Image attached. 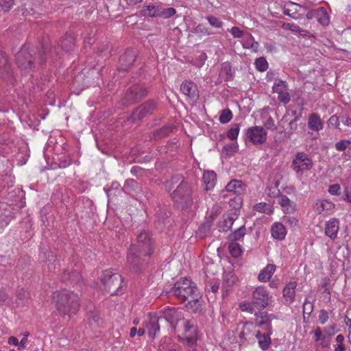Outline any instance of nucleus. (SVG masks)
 <instances>
[{
  "label": "nucleus",
  "instance_id": "61",
  "mask_svg": "<svg viewBox=\"0 0 351 351\" xmlns=\"http://www.w3.org/2000/svg\"><path fill=\"white\" fill-rule=\"evenodd\" d=\"M328 312L324 310V309H322L320 311H319V324H324L327 322V321L328 320Z\"/></svg>",
  "mask_w": 351,
  "mask_h": 351
},
{
  "label": "nucleus",
  "instance_id": "39",
  "mask_svg": "<svg viewBox=\"0 0 351 351\" xmlns=\"http://www.w3.org/2000/svg\"><path fill=\"white\" fill-rule=\"evenodd\" d=\"M160 5H149L143 7V12L145 16L149 17H158Z\"/></svg>",
  "mask_w": 351,
  "mask_h": 351
},
{
  "label": "nucleus",
  "instance_id": "24",
  "mask_svg": "<svg viewBox=\"0 0 351 351\" xmlns=\"http://www.w3.org/2000/svg\"><path fill=\"white\" fill-rule=\"evenodd\" d=\"M244 36L245 38L241 40L242 47L256 53L258 51L259 43L255 40L254 36L249 32H246Z\"/></svg>",
  "mask_w": 351,
  "mask_h": 351
},
{
  "label": "nucleus",
  "instance_id": "15",
  "mask_svg": "<svg viewBox=\"0 0 351 351\" xmlns=\"http://www.w3.org/2000/svg\"><path fill=\"white\" fill-rule=\"evenodd\" d=\"M180 90L190 101L193 102H196L199 98L197 87L196 84L191 80H186L182 82L180 86Z\"/></svg>",
  "mask_w": 351,
  "mask_h": 351
},
{
  "label": "nucleus",
  "instance_id": "43",
  "mask_svg": "<svg viewBox=\"0 0 351 351\" xmlns=\"http://www.w3.org/2000/svg\"><path fill=\"white\" fill-rule=\"evenodd\" d=\"M205 19L212 27L216 29L221 28L223 25V22L219 18L213 15H208Z\"/></svg>",
  "mask_w": 351,
  "mask_h": 351
},
{
  "label": "nucleus",
  "instance_id": "2",
  "mask_svg": "<svg viewBox=\"0 0 351 351\" xmlns=\"http://www.w3.org/2000/svg\"><path fill=\"white\" fill-rule=\"evenodd\" d=\"M162 319H164L176 330L179 322H182L183 329L182 334L178 335V339L189 347H193L197 340L198 330L194 320H185L182 312L173 307H165L161 311Z\"/></svg>",
  "mask_w": 351,
  "mask_h": 351
},
{
  "label": "nucleus",
  "instance_id": "28",
  "mask_svg": "<svg viewBox=\"0 0 351 351\" xmlns=\"http://www.w3.org/2000/svg\"><path fill=\"white\" fill-rule=\"evenodd\" d=\"M308 127L313 131L319 132L323 129V122L318 114H311L308 120Z\"/></svg>",
  "mask_w": 351,
  "mask_h": 351
},
{
  "label": "nucleus",
  "instance_id": "16",
  "mask_svg": "<svg viewBox=\"0 0 351 351\" xmlns=\"http://www.w3.org/2000/svg\"><path fill=\"white\" fill-rule=\"evenodd\" d=\"M136 52L132 49H128L122 54L119 60V70L128 71L136 60Z\"/></svg>",
  "mask_w": 351,
  "mask_h": 351
},
{
  "label": "nucleus",
  "instance_id": "64",
  "mask_svg": "<svg viewBox=\"0 0 351 351\" xmlns=\"http://www.w3.org/2000/svg\"><path fill=\"white\" fill-rule=\"evenodd\" d=\"M223 152L228 155H232L236 150V147L232 144L226 145L223 148Z\"/></svg>",
  "mask_w": 351,
  "mask_h": 351
},
{
  "label": "nucleus",
  "instance_id": "13",
  "mask_svg": "<svg viewBox=\"0 0 351 351\" xmlns=\"http://www.w3.org/2000/svg\"><path fill=\"white\" fill-rule=\"evenodd\" d=\"M255 326L261 328L265 326L266 331L272 332L271 321L275 318L273 314H269L266 311H259L254 313Z\"/></svg>",
  "mask_w": 351,
  "mask_h": 351
},
{
  "label": "nucleus",
  "instance_id": "34",
  "mask_svg": "<svg viewBox=\"0 0 351 351\" xmlns=\"http://www.w3.org/2000/svg\"><path fill=\"white\" fill-rule=\"evenodd\" d=\"M246 234L245 226H241L239 228L236 229L234 232L230 233L228 236V239L230 241H241Z\"/></svg>",
  "mask_w": 351,
  "mask_h": 351
},
{
  "label": "nucleus",
  "instance_id": "52",
  "mask_svg": "<svg viewBox=\"0 0 351 351\" xmlns=\"http://www.w3.org/2000/svg\"><path fill=\"white\" fill-rule=\"evenodd\" d=\"M350 144L351 141L350 140L343 139L337 142L335 145V147L337 151L343 152L348 148Z\"/></svg>",
  "mask_w": 351,
  "mask_h": 351
},
{
  "label": "nucleus",
  "instance_id": "11",
  "mask_svg": "<svg viewBox=\"0 0 351 351\" xmlns=\"http://www.w3.org/2000/svg\"><path fill=\"white\" fill-rule=\"evenodd\" d=\"M272 92L278 94L280 103L286 105L291 101V95L289 92V86L286 81L277 78L272 86Z\"/></svg>",
  "mask_w": 351,
  "mask_h": 351
},
{
  "label": "nucleus",
  "instance_id": "23",
  "mask_svg": "<svg viewBox=\"0 0 351 351\" xmlns=\"http://www.w3.org/2000/svg\"><path fill=\"white\" fill-rule=\"evenodd\" d=\"M271 234L274 239L282 241L287 235L285 226L280 222H276L271 227Z\"/></svg>",
  "mask_w": 351,
  "mask_h": 351
},
{
  "label": "nucleus",
  "instance_id": "5",
  "mask_svg": "<svg viewBox=\"0 0 351 351\" xmlns=\"http://www.w3.org/2000/svg\"><path fill=\"white\" fill-rule=\"evenodd\" d=\"M180 180H181L180 183L171 196L177 206L184 209L191 207L193 204L191 189L188 182L183 180L181 176L176 175L166 182L165 188L168 191H170L173 189V184L178 183Z\"/></svg>",
  "mask_w": 351,
  "mask_h": 351
},
{
  "label": "nucleus",
  "instance_id": "36",
  "mask_svg": "<svg viewBox=\"0 0 351 351\" xmlns=\"http://www.w3.org/2000/svg\"><path fill=\"white\" fill-rule=\"evenodd\" d=\"M55 51V48L52 49L47 45H43L42 46V51H40L38 53L39 64L41 65L43 64L48 57Z\"/></svg>",
  "mask_w": 351,
  "mask_h": 351
},
{
  "label": "nucleus",
  "instance_id": "17",
  "mask_svg": "<svg viewBox=\"0 0 351 351\" xmlns=\"http://www.w3.org/2000/svg\"><path fill=\"white\" fill-rule=\"evenodd\" d=\"M0 76L8 81L12 80L11 65L5 53H0Z\"/></svg>",
  "mask_w": 351,
  "mask_h": 351
},
{
  "label": "nucleus",
  "instance_id": "19",
  "mask_svg": "<svg viewBox=\"0 0 351 351\" xmlns=\"http://www.w3.org/2000/svg\"><path fill=\"white\" fill-rule=\"evenodd\" d=\"M339 230V221L337 218H331L325 224V234L330 239L334 240Z\"/></svg>",
  "mask_w": 351,
  "mask_h": 351
},
{
  "label": "nucleus",
  "instance_id": "18",
  "mask_svg": "<svg viewBox=\"0 0 351 351\" xmlns=\"http://www.w3.org/2000/svg\"><path fill=\"white\" fill-rule=\"evenodd\" d=\"M335 204L328 199H317L313 203V208L318 214H326L335 208Z\"/></svg>",
  "mask_w": 351,
  "mask_h": 351
},
{
  "label": "nucleus",
  "instance_id": "21",
  "mask_svg": "<svg viewBox=\"0 0 351 351\" xmlns=\"http://www.w3.org/2000/svg\"><path fill=\"white\" fill-rule=\"evenodd\" d=\"M255 326L252 322H246L243 326L242 330L239 332V337L242 342L253 340L255 336Z\"/></svg>",
  "mask_w": 351,
  "mask_h": 351
},
{
  "label": "nucleus",
  "instance_id": "46",
  "mask_svg": "<svg viewBox=\"0 0 351 351\" xmlns=\"http://www.w3.org/2000/svg\"><path fill=\"white\" fill-rule=\"evenodd\" d=\"M254 64H255L256 69L261 72L265 71L268 69V66H269L267 61L263 57L257 58L255 60Z\"/></svg>",
  "mask_w": 351,
  "mask_h": 351
},
{
  "label": "nucleus",
  "instance_id": "20",
  "mask_svg": "<svg viewBox=\"0 0 351 351\" xmlns=\"http://www.w3.org/2000/svg\"><path fill=\"white\" fill-rule=\"evenodd\" d=\"M226 189L228 192L240 195L245 193L247 186L241 180H232L227 184Z\"/></svg>",
  "mask_w": 351,
  "mask_h": 351
},
{
  "label": "nucleus",
  "instance_id": "50",
  "mask_svg": "<svg viewBox=\"0 0 351 351\" xmlns=\"http://www.w3.org/2000/svg\"><path fill=\"white\" fill-rule=\"evenodd\" d=\"M228 32H229L234 38H241L244 37L247 32H244L237 26H233L230 29H228Z\"/></svg>",
  "mask_w": 351,
  "mask_h": 351
},
{
  "label": "nucleus",
  "instance_id": "55",
  "mask_svg": "<svg viewBox=\"0 0 351 351\" xmlns=\"http://www.w3.org/2000/svg\"><path fill=\"white\" fill-rule=\"evenodd\" d=\"M144 110L145 108L141 106L137 108L132 113V118L134 120L141 119L149 114L147 112H145Z\"/></svg>",
  "mask_w": 351,
  "mask_h": 351
},
{
  "label": "nucleus",
  "instance_id": "38",
  "mask_svg": "<svg viewBox=\"0 0 351 351\" xmlns=\"http://www.w3.org/2000/svg\"><path fill=\"white\" fill-rule=\"evenodd\" d=\"M139 187V184L135 180L128 178L125 181L123 191L126 193H130L132 191L138 190Z\"/></svg>",
  "mask_w": 351,
  "mask_h": 351
},
{
  "label": "nucleus",
  "instance_id": "37",
  "mask_svg": "<svg viewBox=\"0 0 351 351\" xmlns=\"http://www.w3.org/2000/svg\"><path fill=\"white\" fill-rule=\"evenodd\" d=\"M254 209L259 213L271 215L274 213L273 206L266 202H260L254 206Z\"/></svg>",
  "mask_w": 351,
  "mask_h": 351
},
{
  "label": "nucleus",
  "instance_id": "48",
  "mask_svg": "<svg viewBox=\"0 0 351 351\" xmlns=\"http://www.w3.org/2000/svg\"><path fill=\"white\" fill-rule=\"evenodd\" d=\"M232 119V113L230 109H224L221 111L219 121L221 123H227Z\"/></svg>",
  "mask_w": 351,
  "mask_h": 351
},
{
  "label": "nucleus",
  "instance_id": "47",
  "mask_svg": "<svg viewBox=\"0 0 351 351\" xmlns=\"http://www.w3.org/2000/svg\"><path fill=\"white\" fill-rule=\"evenodd\" d=\"M254 308H255V306L253 304L252 301V302L244 301L239 304V308L241 309V311H242L243 312H247V313H250L254 314V313L256 312V311H255Z\"/></svg>",
  "mask_w": 351,
  "mask_h": 351
},
{
  "label": "nucleus",
  "instance_id": "41",
  "mask_svg": "<svg viewBox=\"0 0 351 351\" xmlns=\"http://www.w3.org/2000/svg\"><path fill=\"white\" fill-rule=\"evenodd\" d=\"M176 13V10L173 8H165L160 5L158 15L159 18L167 19L173 16Z\"/></svg>",
  "mask_w": 351,
  "mask_h": 351
},
{
  "label": "nucleus",
  "instance_id": "35",
  "mask_svg": "<svg viewBox=\"0 0 351 351\" xmlns=\"http://www.w3.org/2000/svg\"><path fill=\"white\" fill-rule=\"evenodd\" d=\"M174 126L172 125H164L159 130H156L154 134L153 137L154 140H158L160 138H162L166 136H167L169 134H170L173 130L174 129Z\"/></svg>",
  "mask_w": 351,
  "mask_h": 351
},
{
  "label": "nucleus",
  "instance_id": "53",
  "mask_svg": "<svg viewBox=\"0 0 351 351\" xmlns=\"http://www.w3.org/2000/svg\"><path fill=\"white\" fill-rule=\"evenodd\" d=\"M344 336L341 334L338 335L335 338L337 346L335 348V351H345L346 346L343 343Z\"/></svg>",
  "mask_w": 351,
  "mask_h": 351
},
{
  "label": "nucleus",
  "instance_id": "7",
  "mask_svg": "<svg viewBox=\"0 0 351 351\" xmlns=\"http://www.w3.org/2000/svg\"><path fill=\"white\" fill-rule=\"evenodd\" d=\"M35 58L30 53L29 47L23 45L19 51L16 54V61L18 67L21 71L29 73L34 66V61Z\"/></svg>",
  "mask_w": 351,
  "mask_h": 351
},
{
  "label": "nucleus",
  "instance_id": "32",
  "mask_svg": "<svg viewBox=\"0 0 351 351\" xmlns=\"http://www.w3.org/2000/svg\"><path fill=\"white\" fill-rule=\"evenodd\" d=\"M104 191L106 193L108 198L113 196H119L123 192V188H121L118 182H112L110 186L104 187Z\"/></svg>",
  "mask_w": 351,
  "mask_h": 351
},
{
  "label": "nucleus",
  "instance_id": "63",
  "mask_svg": "<svg viewBox=\"0 0 351 351\" xmlns=\"http://www.w3.org/2000/svg\"><path fill=\"white\" fill-rule=\"evenodd\" d=\"M342 199L351 204V187H345L343 192Z\"/></svg>",
  "mask_w": 351,
  "mask_h": 351
},
{
  "label": "nucleus",
  "instance_id": "12",
  "mask_svg": "<svg viewBox=\"0 0 351 351\" xmlns=\"http://www.w3.org/2000/svg\"><path fill=\"white\" fill-rule=\"evenodd\" d=\"M245 135L253 144L260 145L266 141L267 133L261 126H252L247 130Z\"/></svg>",
  "mask_w": 351,
  "mask_h": 351
},
{
  "label": "nucleus",
  "instance_id": "49",
  "mask_svg": "<svg viewBox=\"0 0 351 351\" xmlns=\"http://www.w3.org/2000/svg\"><path fill=\"white\" fill-rule=\"evenodd\" d=\"M194 32L202 36H210L212 34V32H210L208 28L203 23L198 24L195 27Z\"/></svg>",
  "mask_w": 351,
  "mask_h": 351
},
{
  "label": "nucleus",
  "instance_id": "62",
  "mask_svg": "<svg viewBox=\"0 0 351 351\" xmlns=\"http://www.w3.org/2000/svg\"><path fill=\"white\" fill-rule=\"evenodd\" d=\"M330 341H331V337H329L328 336L323 335V336L322 337V339L319 340V341H320L319 344H320L321 347L327 348H329V346L330 345Z\"/></svg>",
  "mask_w": 351,
  "mask_h": 351
},
{
  "label": "nucleus",
  "instance_id": "40",
  "mask_svg": "<svg viewBox=\"0 0 351 351\" xmlns=\"http://www.w3.org/2000/svg\"><path fill=\"white\" fill-rule=\"evenodd\" d=\"M230 254L234 258H238L242 253L241 245L234 241H230L228 244Z\"/></svg>",
  "mask_w": 351,
  "mask_h": 351
},
{
  "label": "nucleus",
  "instance_id": "51",
  "mask_svg": "<svg viewBox=\"0 0 351 351\" xmlns=\"http://www.w3.org/2000/svg\"><path fill=\"white\" fill-rule=\"evenodd\" d=\"M239 124H234L232 127L228 131L227 136L230 140H235L237 138L239 133Z\"/></svg>",
  "mask_w": 351,
  "mask_h": 351
},
{
  "label": "nucleus",
  "instance_id": "56",
  "mask_svg": "<svg viewBox=\"0 0 351 351\" xmlns=\"http://www.w3.org/2000/svg\"><path fill=\"white\" fill-rule=\"evenodd\" d=\"M313 302H310L308 300H305L303 304V312L304 314L311 315L313 311Z\"/></svg>",
  "mask_w": 351,
  "mask_h": 351
},
{
  "label": "nucleus",
  "instance_id": "6",
  "mask_svg": "<svg viewBox=\"0 0 351 351\" xmlns=\"http://www.w3.org/2000/svg\"><path fill=\"white\" fill-rule=\"evenodd\" d=\"M101 282L106 291L111 295H120L123 293V278L118 273H114L111 269L104 271L101 276Z\"/></svg>",
  "mask_w": 351,
  "mask_h": 351
},
{
  "label": "nucleus",
  "instance_id": "9",
  "mask_svg": "<svg viewBox=\"0 0 351 351\" xmlns=\"http://www.w3.org/2000/svg\"><path fill=\"white\" fill-rule=\"evenodd\" d=\"M271 295L263 286L256 287L252 292V299L255 307L258 310L265 308L269 304Z\"/></svg>",
  "mask_w": 351,
  "mask_h": 351
},
{
  "label": "nucleus",
  "instance_id": "30",
  "mask_svg": "<svg viewBox=\"0 0 351 351\" xmlns=\"http://www.w3.org/2000/svg\"><path fill=\"white\" fill-rule=\"evenodd\" d=\"M76 269L72 270L66 269L64 271L62 277V280H70L71 282H77L81 279V274L79 272L80 266L75 265Z\"/></svg>",
  "mask_w": 351,
  "mask_h": 351
},
{
  "label": "nucleus",
  "instance_id": "14",
  "mask_svg": "<svg viewBox=\"0 0 351 351\" xmlns=\"http://www.w3.org/2000/svg\"><path fill=\"white\" fill-rule=\"evenodd\" d=\"M160 321H162V317L158 316L156 313H149L148 321L144 324L149 337L155 338L160 332Z\"/></svg>",
  "mask_w": 351,
  "mask_h": 351
},
{
  "label": "nucleus",
  "instance_id": "60",
  "mask_svg": "<svg viewBox=\"0 0 351 351\" xmlns=\"http://www.w3.org/2000/svg\"><path fill=\"white\" fill-rule=\"evenodd\" d=\"M336 328L337 326L335 324L326 327L322 331L323 335L331 337L336 332Z\"/></svg>",
  "mask_w": 351,
  "mask_h": 351
},
{
  "label": "nucleus",
  "instance_id": "58",
  "mask_svg": "<svg viewBox=\"0 0 351 351\" xmlns=\"http://www.w3.org/2000/svg\"><path fill=\"white\" fill-rule=\"evenodd\" d=\"M14 5V0H0V7L4 12H8Z\"/></svg>",
  "mask_w": 351,
  "mask_h": 351
},
{
  "label": "nucleus",
  "instance_id": "8",
  "mask_svg": "<svg viewBox=\"0 0 351 351\" xmlns=\"http://www.w3.org/2000/svg\"><path fill=\"white\" fill-rule=\"evenodd\" d=\"M313 167V160L306 153L298 152L295 154L291 167L298 175H302L304 172L311 170Z\"/></svg>",
  "mask_w": 351,
  "mask_h": 351
},
{
  "label": "nucleus",
  "instance_id": "59",
  "mask_svg": "<svg viewBox=\"0 0 351 351\" xmlns=\"http://www.w3.org/2000/svg\"><path fill=\"white\" fill-rule=\"evenodd\" d=\"M328 193L332 195H339L341 193V186L339 184H333L329 186Z\"/></svg>",
  "mask_w": 351,
  "mask_h": 351
},
{
  "label": "nucleus",
  "instance_id": "42",
  "mask_svg": "<svg viewBox=\"0 0 351 351\" xmlns=\"http://www.w3.org/2000/svg\"><path fill=\"white\" fill-rule=\"evenodd\" d=\"M265 193L267 197L271 198L277 197L279 198V195H281L280 191L278 189V185L276 184L274 186H267Z\"/></svg>",
  "mask_w": 351,
  "mask_h": 351
},
{
  "label": "nucleus",
  "instance_id": "25",
  "mask_svg": "<svg viewBox=\"0 0 351 351\" xmlns=\"http://www.w3.org/2000/svg\"><path fill=\"white\" fill-rule=\"evenodd\" d=\"M272 332L267 331L266 333H262L259 330H257L255 334V337L258 341L259 347L263 350H267L271 345L270 336Z\"/></svg>",
  "mask_w": 351,
  "mask_h": 351
},
{
  "label": "nucleus",
  "instance_id": "57",
  "mask_svg": "<svg viewBox=\"0 0 351 351\" xmlns=\"http://www.w3.org/2000/svg\"><path fill=\"white\" fill-rule=\"evenodd\" d=\"M140 106L144 108V111L148 114H152L156 109V105L154 101L146 102Z\"/></svg>",
  "mask_w": 351,
  "mask_h": 351
},
{
  "label": "nucleus",
  "instance_id": "29",
  "mask_svg": "<svg viewBox=\"0 0 351 351\" xmlns=\"http://www.w3.org/2000/svg\"><path fill=\"white\" fill-rule=\"evenodd\" d=\"M296 282H289L283 289V297L287 302L291 304L294 301L295 296Z\"/></svg>",
  "mask_w": 351,
  "mask_h": 351
},
{
  "label": "nucleus",
  "instance_id": "4",
  "mask_svg": "<svg viewBox=\"0 0 351 351\" xmlns=\"http://www.w3.org/2000/svg\"><path fill=\"white\" fill-rule=\"evenodd\" d=\"M52 300L56 303L58 313L69 318L75 315L80 308V298L73 291L66 289L57 291L53 293Z\"/></svg>",
  "mask_w": 351,
  "mask_h": 351
},
{
  "label": "nucleus",
  "instance_id": "54",
  "mask_svg": "<svg viewBox=\"0 0 351 351\" xmlns=\"http://www.w3.org/2000/svg\"><path fill=\"white\" fill-rule=\"evenodd\" d=\"M282 221L291 228H295L298 226V219L293 216H284Z\"/></svg>",
  "mask_w": 351,
  "mask_h": 351
},
{
  "label": "nucleus",
  "instance_id": "33",
  "mask_svg": "<svg viewBox=\"0 0 351 351\" xmlns=\"http://www.w3.org/2000/svg\"><path fill=\"white\" fill-rule=\"evenodd\" d=\"M315 18L322 25L326 26L330 23V16L326 10L323 7H319L315 10Z\"/></svg>",
  "mask_w": 351,
  "mask_h": 351
},
{
  "label": "nucleus",
  "instance_id": "1",
  "mask_svg": "<svg viewBox=\"0 0 351 351\" xmlns=\"http://www.w3.org/2000/svg\"><path fill=\"white\" fill-rule=\"evenodd\" d=\"M154 243L149 230L143 229L138 234L136 244L130 246L127 255V265L130 271H141L154 252Z\"/></svg>",
  "mask_w": 351,
  "mask_h": 351
},
{
  "label": "nucleus",
  "instance_id": "10",
  "mask_svg": "<svg viewBox=\"0 0 351 351\" xmlns=\"http://www.w3.org/2000/svg\"><path fill=\"white\" fill-rule=\"evenodd\" d=\"M146 90L141 86L136 84L130 87L122 100L123 105L128 106L142 99L146 95Z\"/></svg>",
  "mask_w": 351,
  "mask_h": 351
},
{
  "label": "nucleus",
  "instance_id": "27",
  "mask_svg": "<svg viewBox=\"0 0 351 351\" xmlns=\"http://www.w3.org/2000/svg\"><path fill=\"white\" fill-rule=\"evenodd\" d=\"M202 180L204 188L206 191L212 189L217 181V174L213 171H205L203 174Z\"/></svg>",
  "mask_w": 351,
  "mask_h": 351
},
{
  "label": "nucleus",
  "instance_id": "22",
  "mask_svg": "<svg viewBox=\"0 0 351 351\" xmlns=\"http://www.w3.org/2000/svg\"><path fill=\"white\" fill-rule=\"evenodd\" d=\"M278 201L285 213H293L296 210V204L291 201L287 195L281 194V195H279Z\"/></svg>",
  "mask_w": 351,
  "mask_h": 351
},
{
  "label": "nucleus",
  "instance_id": "44",
  "mask_svg": "<svg viewBox=\"0 0 351 351\" xmlns=\"http://www.w3.org/2000/svg\"><path fill=\"white\" fill-rule=\"evenodd\" d=\"M235 220L234 217L228 216L224 218L223 221L219 225V231H226L230 229Z\"/></svg>",
  "mask_w": 351,
  "mask_h": 351
},
{
  "label": "nucleus",
  "instance_id": "31",
  "mask_svg": "<svg viewBox=\"0 0 351 351\" xmlns=\"http://www.w3.org/2000/svg\"><path fill=\"white\" fill-rule=\"evenodd\" d=\"M75 45V38L73 34H66L60 40V46L64 51L72 50Z\"/></svg>",
  "mask_w": 351,
  "mask_h": 351
},
{
  "label": "nucleus",
  "instance_id": "45",
  "mask_svg": "<svg viewBox=\"0 0 351 351\" xmlns=\"http://www.w3.org/2000/svg\"><path fill=\"white\" fill-rule=\"evenodd\" d=\"M219 279L213 278L212 280H209L206 281V289L208 291H211L213 293H216L219 288Z\"/></svg>",
  "mask_w": 351,
  "mask_h": 351
},
{
  "label": "nucleus",
  "instance_id": "26",
  "mask_svg": "<svg viewBox=\"0 0 351 351\" xmlns=\"http://www.w3.org/2000/svg\"><path fill=\"white\" fill-rule=\"evenodd\" d=\"M276 269V266L274 264L267 265L258 275V280L261 282L269 281Z\"/></svg>",
  "mask_w": 351,
  "mask_h": 351
},
{
  "label": "nucleus",
  "instance_id": "3",
  "mask_svg": "<svg viewBox=\"0 0 351 351\" xmlns=\"http://www.w3.org/2000/svg\"><path fill=\"white\" fill-rule=\"evenodd\" d=\"M170 292L193 312L196 313L201 309L200 293L191 280L183 278L178 280Z\"/></svg>",
  "mask_w": 351,
  "mask_h": 351
}]
</instances>
